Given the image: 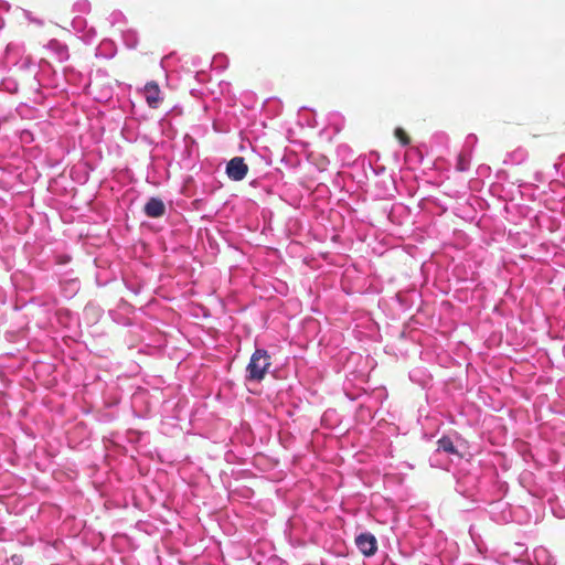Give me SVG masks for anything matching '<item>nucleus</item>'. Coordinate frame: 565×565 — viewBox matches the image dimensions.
<instances>
[{
  "instance_id": "obj_14",
  "label": "nucleus",
  "mask_w": 565,
  "mask_h": 565,
  "mask_svg": "<svg viewBox=\"0 0 565 565\" xmlns=\"http://www.w3.org/2000/svg\"><path fill=\"white\" fill-rule=\"evenodd\" d=\"M4 89L11 94L13 93H17L18 92V84L17 82L12 81V79H7L2 83Z\"/></svg>"
},
{
  "instance_id": "obj_17",
  "label": "nucleus",
  "mask_w": 565,
  "mask_h": 565,
  "mask_svg": "<svg viewBox=\"0 0 565 565\" xmlns=\"http://www.w3.org/2000/svg\"><path fill=\"white\" fill-rule=\"evenodd\" d=\"M77 7H78L79 11L85 12L89 9V2H87V1L79 2V3H77Z\"/></svg>"
},
{
  "instance_id": "obj_3",
  "label": "nucleus",
  "mask_w": 565,
  "mask_h": 565,
  "mask_svg": "<svg viewBox=\"0 0 565 565\" xmlns=\"http://www.w3.org/2000/svg\"><path fill=\"white\" fill-rule=\"evenodd\" d=\"M355 544L360 552L365 556H372L377 550V542L373 534L362 533L355 537Z\"/></svg>"
},
{
  "instance_id": "obj_19",
  "label": "nucleus",
  "mask_w": 565,
  "mask_h": 565,
  "mask_svg": "<svg viewBox=\"0 0 565 565\" xmlns=\"http://www.w3.org/2000/svg\"><path fill=\"white\" fill-rule=\"evenodd\" d=\"M120 17H121V13H113L111 14L113 21H117Z\"/></svg>"
},
{
  "instance_id": "obj_9",
  "label": "nucleus",
  "mask_w": 565,
  "mask_h": 565,
  "mask_svg": "<svg viewBox=\"0 0 565 565\" xmlns=\"http://www.w3.org/2000/svg\"><path fill=\"white\" fill-rule=\"evenodd\" d=\"M526 158L527 151L524 148H518L507 154L504 163L521 164Z\"/></svg>"
},
{
  "instance_id": "obj_2",
  "label": "nucleus",
  "mask_w": 565,
  "mask_h": 565,
  "mask_svg": "<svg viewBox=\"0 0 565 565\" xmlns=\"http://www.w3.org/2000/svg\"><path fill=\"white\" fill-rule=\"evenodd\" d=\"M226 175L232 181H242L248 173V166L243 157H234L226 164Z\"/></svg>"
},
{
  "instance_id": "obj_5",
  "label": "nucleus",
  "mask_w": 565,
  "mask_h": 565,
  "mask_svg": "<svg viewBox=\"0 0 565 565\" xmlns=\"http://www.w3.org/2000/svg\"><path fill=\"white\" fill-rule=\"evenodd\" d=\"M477 481H478L477 477H475V476H466V477L459 478L457 480L456 490L463 497L470 498L475 493Z\"/></svg>"
},
{
  "instance_id": "obj_1",
  "label": "nucleus",
  "mask_w": 565,
  "mask_h": 565,
  "mask_svg": "<svg viewBox=\"0 0 565 565\" xmlns=\"http://www.w3.org/2000/svg\"><path fill=\"white\" fill-rule=\"evenodd\" d=\"M270 355L264 349H256L246 366L245 379L248 382H260L270 367Z\"/></svg>"
},
{
  "instance_id": "obj_15",
  "label": "nucleus",
  "mask_w": 565,
  "mask_h": 565,
  "mask_svg": "<svg viewBox=\"0 0 565 565\" xmlns=\"http://www.w3.org/2000/svg\"><path fill=\"white\" fill-rule=\"evenodd\" d=\"M395 136L399 139V142L402 146H406L409 142L408 137L406 136L405 131L402 128L395 129Z\"/></svg>"
},
{
  "instance_id": "obj_4",
  "label": "nucleus",
  "mask_w": 565,
  "mask_h": 565,
  "mask_svg": "<svg viewBox=\"0 0 565 565\" xmlns=\"http://www.w3.org/2000/svg\"><path fill=\"white\" fill-rule=\"evenodd\" d=\"M143 212L148 217H161L166 213V205L159 198H150L143 206Z\"/></svg>"
},
{
  "instance_id": "obj_11",
  "label": "nucleus",
  "mask_w": 565,
  "mask_h": 565,
  "mask_svg": "<svg viewBox=\"0 0 565 565\" xmlns=\"http://www.w3.org/2000/svg\"><path fill=\"white\" fill-rule=\"evenodd\" d=\"M122 41L128 49H136L138 45L139 36L137 31L129 29L122 32Z\"/></svg>"
},
{
  "instance_id": "obj_16",
  "label": "nucleus",
  "mask_w": 565,
  "mask_h": 565,
  "mask_svg": "<svg viewBox=\"0 0 565 565\" xmlns=\"http://www.w3.org/2000/svg\"><path fill=\"white\" fill-rule=\"evenodd\" d=\"M476 142H477V136L476 135L470 134V135L467 136V138H466V145L467 146H469V145L473 146Z\"/></svg>"
},
{
  "instance_id": "obj_12",
  "label": "nucleus",
  "mask_w": 565,
  "mask_h": 565,
  "mask_svg": "<svg viewBox=\"0 0 565 565\" xmlns=\"http://www.w3.org/2000/svg\"><path fill=\"white\" fill-rule=\"evenodd\" d=\"M437 451L440 452H446V454H457V449L456 447L454 446V443L451 441V439L449 437H441L438 441H437Z\"/></svg>"
},
{
  "instance_id": "obj_6",
  "label": "nucleus",
  "mask_w": 565,
  "mask_h": 565,
  "mask_svg": "<svg viewBox=\"0 0 565 565\" xmlns=\"http://www.w3.org/2000/svg\"><path fill=\"white\" fill-rule=\"evenodd\" d=\"M52 54L60 61H66L68 58V49L66 44L62 43L56 39H52L45 46Z\"/></svg>"
},
{
  "instance_id": "obj_8",
  "label": "nucleus",
  "mask_w": 565,
  "mask_h": 565,
  "mask_svg": "<svg viewBox=\"0 0 565 565\" xmlns=\"http://www.w3.org/2000/svg\"><path fill=\"white\" fill-rule=\"evenodd\" d=\"M536 565H555V559L551 553L543 546L536 547L533 552Z\"/></svg>"
},
{
  "instance_id": "obj_10",
  "label": "nucleus",
  "mask_w": 565,
  "mask_h": 565,
  "mask_svg": "<svg viewBox=\"0 0 565 565\" xmlns=\"http://www.w3.org/2000/svg\"><path fill=\"white\" fill-rule=\"evenodd\" d=\"M115 55V45L111 41H104L96 50V56L110 58Z\"/></svg>"
},
{
  "instance_id": "obj_13",
  "label": "nucleus",
  "mask_w": 565,
  "mask_h": 565,
  "mask_svg": "<svg viewBox=\"0 0 565 565\" xmlns=\"http://www.w3.org/2000/svg\"><path fill=\"white\" fill-rule=\"evenodd\" d=\"M469 166H470V154L469 153L459 154L458 162H457V169L459 171H467L469 169Z\"/></svg>"
},
{
  "instance_id": "obj_7",
  "label": "nucleus",
  "mask_w": 565,
  "mask_h": 565,
  "mask_svg": "<svg viewBox=\"0 0 565 565\" xmlns=\"http://www.w3.org/2000/svg\"><path fill=\"white\" fill-rule=\"evenodd\" d=\"M160 94L161 92L157 83L149 82L146 84L145 98L150 107L156 108L158 106L159 102L161 100Z\"/></svg>"
},
{
  "instance_id": "obj_18",
  "label": "nucleus",
  "mask_w": 565,
  "mask_h": 565,
  "mask_svg": "<svg viewBox=\"0 0 565 565\" xmlns=\"http://www.w3.org/2000/svg\"><path fill=\"white\" fill-rule=\"evenodd\" d=\"M70 286H72V294H75L78 290L79 284L76 280H73L70 282Z\"/></svg>"
}]
</instances>
